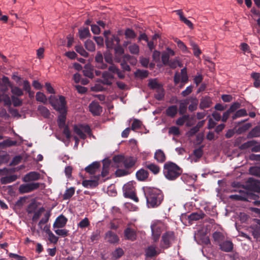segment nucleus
<instances>
[{
    "label": "nucleus",
    "instance_id": "nucleus-29",
    "mask_svg": "<svg viewBox=\"0 0 260 260\" xmlns=\"http://www.w3.org/2000/svg\"><path fill=\"white\" fill-rule=\"evenodd\" d=\"M57 123L59 128H62L66 125V115L67 111L59 112Z\"/></svg>",
    "mask_w": 260,
    "mask_h": 260
},
{
    "label": "nucleus",
    "instance_id": "nucleus-17",
    "mask_svg": "<svg viewBox=\"0 0 260 260\" xmlns=\"http://www.w3.org/2000/svg\"><path fill=\"white\" fill-rule=\"evenodd\" d=\"M96 67L100 69H105L107 68L106 63H104L103 56L102 53L98 51L95 56Z\"/></svg>",
    "mask_w": 260,
    "mask_h": 260
},
{
    "label": "nucleus",
    "instance_id": "nucleus-3",
    "mask_svg": "<svg viewBox=\"0 0 260 260\" xmlns=\"http://www.w3.org/2000/svg\"><path fill=\"white\" fill-rule=\"evenodd\" d=\"M74 132L76 134L80 139L85 140L86 138V133L89 136L92 135L91 129L87 124H75L73 126Z\"/></svg>",
    "mask_w": 260,
    "mask_h": 260
},
{
    "label": "nucleus",
    "instance_id": "nucleus-30",
    "mask_svg": "<svg viewBox=\"0 0 260 260\" xmlns=\"http://www.w3.org/2000/svg\"><path fill=\"white\" fill-rule=\"evenodd\" d=\"M136 159L133 157H124L123 164L126 169H129L135 166Z\"/></svg>",
    "mask_w": 260,
    "mask_h": 260
},
{
    "label": "nucleus",
    "instance_id": "nucleus-63",
    "mask_svg": "<svg viewBox=\"0 0 260 260\" xmlns=\"http://www.w3.org/2000/svg\"><path fill=\"white\" fill-rule=\"evenodd\" d=\"M189 118V115H183L182 117H179L176 122L177 125L179 126L183 125L184 123L188 120Z\"/></svg>",
    "mask_w": 260,
    "mask_h": 260
},
{
    "label": "nucleus",
    "instance_id": "nucleus-37",
    "mask_svg": "<svg viewBox=\"0 0 260 260\" xmlns=\"http://www.w3.org/2000/svg\"><path fill=\"white\" fill-rule=\"evenodd\" d=\"M124 59L121 62L120 66L121 68L123 70V72L125 71H131V68L125 62V59L129 60L131 58H132L131 56L129 55H123Z\"/></svg>",
    "mask_w": 260,
    "mask_h": 260
},
{
    "label": "nucleus",
    "instance_id": "nucleus-40",
    "mask_svg": "<svg viewBox=\"0 0 260 260\" xmlns=\"http://www.w3.org/2000/svg\"><path fill=\"white\" fill-rule=\"evenodd\" d=\"M16 144L17 142L16 141H12L10 139H7L3 142H0V147L2 148H4L8 147L15 146L16 145Z\"/></svg>",
    "mask_w": 260,
    "mask_h": 260
},
{
    "label": "nucleus",
    "instance_id": "nucleus-39",
    "mask_svg": "<svg viewBox=\"0 0 260 260\" xmlns=\"http://www.w3.org/2000/svg\"><path fill=\"white\" fill-rule=\"evenodd\" d=\"M252 125L250 123H247L241 126H239L237 129H236V132L237 134L240 135L248 131Z\"/></svg>",
    "mask_w": 260,
    "mask_h": 260
},
{
    "label": "nucleus",
    "instance_id": "nucleus-49",
    "mask_svg": "<svg viewBox=\"0 0 260 260\" xmlns=\"http://www.w3.org/2000/svg\"><path fill=\"white\" fill-rule=\"evenodd\" d=\"M100 231L97 230L92 233L90 236L91 242L92 243H97L100 240Z\"/></svg>",
    "mask_w": 260,
    "mask_h": 260
},
{
    "label": "nucleus",
    "instance_id": "nucleus-48",
    "mask_svg": "<svg viewBox=\"0 0 260 260\" xmlns=\"http://www.w3.org/2000/svg\"><path fill=\"white\" fill-rule=\"evenodd\" d=\"M86 49L89 51L93 52L95 49L94 43L90 40H87L84 43Z\"/></svg>",
    "mask_w": 260,
    "mask_h": 260
},
{
    "label": "nucleus",
    "instance_id": "nucleus-41",
    "mask_svg": "<svg viewBox=\"0 0 260 260\" xmlns=\"http://www.w3.org/2000/svg\"><path fill=\"white\" fill-rule=\"evenodd\" d=\"M251 77L254 80L253 85L255 87L258 88L260 86V73H252Z\"/></svg>",
    "mask_w": 260,
    "mask_h": 260
},
{
    "label": "nucleus",
    "instance_id": "nucleus-51",
    "mask_svg": "<svg viewBox=\"0 0 260 260\" xmlns=\"http://www.w3.org/2000/svg\"><path fill=\"white\" fill-rule=\"evenodd\" d=\"M38 110L44 117L48 118L50 116V112L46 107L43 106H39Z\"/></svg>",
    "mask_w": 260,
    "mask_h": 260
},
{
    "label": "nucleus",
    "instance_id": "nucleus-4",
    "mask_svg": "<svg viewBox=\"0 0 260 260\" xmlns=\"http://www.w3.org/2000/svg\"><path fill=\"white\" fill-rule=\"evenodd\" d=\"M259 197L253 192L241 191L239 194H232L230 199L235 201H247L250 200H256Z\"/></svg>",
    "mask_w": 260,
    "mask_h": 260
},
{
    "label": "nucleus",
    "instance_id": "nucleus-45",
    "mask_svg": "<svg viewBox=\"0 0 260 260\" xmlns=\"http://www.w3.org/2000/svg\"><path fill=\"white\" fill-rule=\"evenodd\" d=\"M213 238L215 241L218 243V245L223 241L224 237L222 233L220 232H215L213 234Z\"/></svg>",
    "mask_w": 260,
    "mask_h": 260
},
{
    "label": "nucleus",
    "instance_id": "nucleus-8",
    "mask_svg": "<svg viewBox=\"0 0 260 260\" xmlns=\"http://www.w3.org/2000/svg\"><path fill=\"white\" fill-rule=\"evenodd\" d=\"M41 183L39 182H32L20 185L18 188L20 194L28 193L37 190L40 186Z\"/></svg>",
    "mask_w": 260,
    "mask_h": 260
},
{
    "label": "nucleus",
    "instance_id": "nucleus-25",
    "mask_svg": "<svg viewBox=\"0 0 260 260\" xmlns=\"http://www.w3.org/2000/svg\"><path fill=\"white\" fill-rule=\"evenodd\" d=\"M259 137H260V125H256L252 128L246 137L248 139Z\"/></svg>",
    "mask_w": 260,
    "mask_h": 260
},
{
    "label": "nucleus",
    "instance_id": "nucleus-34",
    "mask_svg": "<svg viewBox=\"0 0 260 260\" xmlns=\"http://www.w3.org/2000/svg\"><path fill=\"white\" fill-rule=\"evenodd\" d=\"M154 158L159 162H163L166 160V155L160 149L157 150L154 154Z\"/></svg>",
    "mask_w": 260,
    "mask_h": 260
},
{
    "label": "nucleus",
    "instance_id": "nucleus-2",
    "mask_svg": "<svg viewBox=\"0 0 260 260\" xmlns=\"http://www.w3.org/2000/svg\"><path fill=\"white\" fill-rule=\"evenodd\" d=\"M182 169L175 163L169 161L166 162L163 168V174L169 180H176L182 173Z\"/></svg>",
    "mask_w": 260,
    "mask_h": 260
},
{
    "label": "nucleus",
    "instance_id": "nucleus-1",
    "mask_svg": "<svg viewBox=\"0 0 260 260\" xmlns=\"http://www.w3.org/2000/svg\"><path fill=\"white\" fill-rule=\"evenodd\" d=\"M148 207L155 208L159 206L163 200L162 191L156 188L145 187L143 188Z\"/></svg>",
    "mask_w": 260,
    "mask_h": 260
},
{
    "label": "nucleus",
    "instance_id": "nucleus-33",
    "mask_svg": "<svg viewBox=\"0 0 260 260\" xmlns=\"http://www.w3.org/2000/svg\"><path fill=\"white\" fill-rule=\"evenodd\" d=\"M247 115L246 110L245 109H241L236 111V112L232 115L231 118L232 120H234L238 118L244 117Z\"/></svg>",
    "mask_w": 260,
    "mask_h": 260
},
{
    "label": "nucleus",
    "instance_id": "nucleus-15",
    "mask_svg": "<svg viewBox=\"0 0 260 260\" xmlns=\"http://www.w3.org/2000/svg\"><path fill=\"white\" fill-rule=\"evenodd\" d=\"M105 239L108 243L111 244L117 243L119 240L117 234L111 231H108L106 233Z\"/></svg>",
    "mask_w": 260,
    "mask_h": 260
},
{
    "label": "nucleus",
    "instance_id": "nucleus-50",
    "mask_svg": "<svg viewBox=\"0 0 260 260\" xmlns=\"http://www.w3.org/2000/svg\"><path fill=\"white\" fill-rule=\"evenodd\" d=\"M123 254V249L121 248H117L112 252V257L117 259L120 258Z\"/></svg>",
    "mask_w": 260,
    "mask_h": 260
},
{
    "label": "nucleus",
    "instance_id": "nucleus-12",
    "mask_svg": "<svg viewBox=\"0 0 260 260\" xmlns=\"http://www.w3.org/2000/svg\"><path fill=\"white\" fill-rule=\"evenodd\" d=\"M219 249L225 252H232L234 249V244L231 240H223L219 244Z\"/></svg>",
    "mask_w": 260,
    "mask_h": 260
},
{
    "label": "nucleus",
    "instance_id": "nucleus-18",
    "mask_svg": "<svg viewBox=\"0 0 260 260\" xmlns=\"http://www.w3.org/2000/svg\"><path fill=\"white\" fill-rule=\"evenodd\" d=\"M95 180H85L82 181V185L86 188H93L96 187L98 184V181L100 179V176L98 175L95 177Z\"/></svg>",
    "mask_w": 260,
    "mask_h": 260
},
{
    "label": "nucleus",
    "instance_id": "nucleus-20",
    "mask_svg": "<svg viewBox=\"0 0 260 260\" xmlns=\"http://www.w3.org/2000/svg\"><path fill=\"white\" fill-rule=\"evenodd\" d=\"M212 104V99L209 96H205L201 99L199 107L201 109H204L210 107Z\"/></svg>",
    "mask_w": 260,
    "mask_h": 260
},
{
    "label": "nucleus",
    "instance_id": "nucleus-6",
    "mask_svg": "<svg viewBox=\"0 0 260 260\" xmlns=\"http://www.w3.org/2000/svg\"><path fill=\"white\" fill-rule=\"evenodd\" d=\"M175 239L174 232L167 231L163 234L160 242V247L163 249H167L171 247L172 242Z\"/></svg>",
    "mask_w": 260,
    "mask_h": 260
},
{
    "label": "nucleus",
    "instance_id": "nucleus-62",
    "mask_svg": "<svg viewBox=\"0 0 260 260\" xmlns=\"http://www.w3.org/2000/svg\"><path fill=\"white\" fill-rule=\"evenodd\" d=\"M75 49V50L82 56L85 57H88V53L84 50V49L82 46H76Z\"/></svg>",
    "mask_w": 260,
    "mask_h": 260
},
{
    "label": "nucleus",
    "instance_id": "nucleus-42",
    "mask_svg": "<svg viewBox=\"0 0 260 260\" xmlns=\"http://www.w3.org/2000/svg\"><path fill=\"white\" fill-rule=\"evenodd\" d=\"M188 104V100H185L184 102L180 103L179 113L180 115H183L186 112L187 106Z\"/></svg>",
    "mask_w": 260,
    "mask_h": 260
},
{
    "label": "nucleus",
    "instance_id": "nucleus-21",
    "mask_svg": "<svg viewBox=\"0 0 260 260\" xmlns=\"http://www.w3.org/2000/svg\"><path fill=\"white\" fill-rule=\"evenodd\" d=\"M149 172L144 169H141L136 174L137 179L139 181H145L149 177Z\"/></svg>",
    "mask_w": 260,
    "mask_h": 260
},
{
    "label": "nucleus",
    "instance_id": "nucleus-38",
    "mask_svg": "<svg viewBox=\"0 0 260 260\" xmlns=\"http://www.w3.org/2000/svg\"><path fill=\"white\" fill-rule=\"evenodd\" d=\"M257 144V141L254 140L248 141L242 144L239 147V149L241 150H246L249 148L253 147L255 145Z\"/></svg>",
    "mask_w": 260,
    "mask_h": 260
},
{
    "label": "nucleus",
    "instance_id": "nucleus-23",
    "mask_svg": "<svg viewBox=\"0 0 260 260\" xmlns=\"http://www.w3.org/2000/svg\"><path fill=\"white\" fill-rule=\"evenodd\" d=\"M111 165V161L108 159H104L103 161V168L101 174L99 175L101 177H105L109 173V169Z\"/></svg>",
    "mask_w": 260,
    "mask_h": 260
},
{
    "label": "nucleus",
    "instance_id": "nucleus-36",
    "mask_svg": "<svg viewBox=\"0 0 260 260\" xmlns=\"http://www.w3.org/2000/svg\"><path fill=\"white\" fill-rule=\"evenodd\" d=\"M148 86L152 89H155L157 90L162 87V85L159 83L156 79H150L148 83Z\"/></svg>",
    "mask_w": 260,
    "mask_h": 260
},
{
    "label": "nucleus",
    "instance_id": "nucleus-57",
    "mask_svg": "<svg viewBox=\"0 0 260 260\" xmlns=\"http://www.w3.org/2000/svg\"><path fill=\"white\" fill-rule=\"evenodd\" d=\"M11 92L14 95L17 96H21L23 95V90L17 86L11 87Z\"/></svg>",
    "mask_w": 260,
    "mask_h": 260
},
{
    "label": "nucleus",
    "instance_id": "nucleus-46",
    "mask_svg": "<svg viewBox=\"0 0 260 260\" xmlns=\"http://www.w3.org/2000/svg\"><path fill=\"white\" fill-rule=\"evenodd\" d=\"M79 37L81 39H85L90 36V32L88 27H85L83 29L79 30Z\"/></svg>",
    "mask_w": 260,
    "mask_h": 260
},
{
    "label": "nucleus",
    "instance_id": "nucleus-54",
    "mask_svg": "<svg viewBox=\"0 0 260 260\" xmlns=\"http://www.w3.org/2000/svg\"><path fill=\"white\" fill-rule=\"evenodd\" d=\"M124 156L123 155H117L113 157L112 160L113 161L117 164V167L121 166L120 164H122L124 161Z\"/></svg>",
    "mask_w": 260,
    "mask_h": 260
},
{
    "label": "nucleus",
    "instance_id": "nucleus-58",
    "mask_svg": "<svg viewBox=\"0 0 260 260\" xmlns=\"http://www.w3.org/2000/svg\"><path fill=\"white\" fill-rule=\"evenodd\" d=\"M51 214L50 212H47L44 214V217H43L38 223V226L40 228L42 229V225L48 222Z\"/></svg>",
    "mask_w": 260,
    "mask_h": 260
},
{
    "label": "nucleus",
    "instance_id": "nucleus-19",
    "mask_svg": "<svg viewBox=\"0 0 260 260\" xmlns=\"http://www.w3.org/2000/svg\"><path fill=\"white\" fill-rule=\"evenodd\" d=\"M40 178V174L36 172H30L26 174L23 178V181L28 182L32 181L38 180Z\"/></svg>",
    "mask_w": 260,
    "mask_h": 260
},
{
    "label": "nucleus",
    "instance_id": "nucleus-7",
    "mask_svg": "<svg viewBox=\"0 0 260 260\" xmlns=\"http://www.w3.org/2000/svg\"><path fill=\"white\" fill-rule=\"evenodd\" d=\"M104 34L106 38V45L108 48L112 49L119 44L120 41L119 38L117 36L111 35L109 30L105 31Z\"/></svg>",
    "mask_w": 260,
    "mask_h": 260
},
{
    "label": "nucleus",
    "instance_id": "nucleus-31",
    "mask_svg": "<svg viewBox=\"0 0 260 260\" xmlns=\"http://www.w3.org/2000/svg\"><path fill=\"white\" fill-rule=\"evenodd\" d=\"M178 112V108L176 105H172L169 106L166 111L167 116L174 118L177 114Z\"/></svg>",
    "mask_w": 260,
    "mask_h": 260
},
{
    "label": "nucleus",
    "instance_id": "nucleus-24",
    "mask_svg": "<svg viewBox=\"0 0 260 260\" xmlns=\"http://www.w3.org/2000/svg\"><path fill=\"white\" fill-rule=\"evenodd\" d=\"M156 246L150 245L145 250V256L147 257H153L159 254V252L156 250Z\"/></svg>",
    "mask_w": 260,
    "mask_h": 260
},
{
    "label": "nucleus",
    "instance_id": "nucleus-27",
    "mask_svg": "<svg viewBox=\"0 0 260 260\" xmlns=\"http://www.w3.org/2000/svg\"><path fill=\"white\" fill-rule=\"evenodd\" d=\"M100 167V163L98 161H94L85 168V170L86 172L94 174Z\"/></svg>",
    "mask_w": 260,
    "mask_h": 260
},
{
    "label": "nucleus",
    "instance_id": "nucleus-9",
    "mask_svg": "<svg viewBox=\"0 0 260 260\" xmlns=\"http://www.w3.org/2000/svg\"><path fill=\"white\" fill-rule=\"evenodd\" d=\"M246 186L248 190L246 192L259 193L260 192V180L255 179L253 178H249L247 182Z\"/></svg>",
    "mask_w": 260,
    "mask_h": 260
},
{
    "label": "nucleus",
    "instance_id": "nucleus-60",
    "mask_svg": "<svg viewBox=\"0 0 260 260\" xmlns=\"http://www.w3.org/2000/svg\"><path fill=\"white\" fill-rule=\"evenodd\" d=\"M204 147V145H202L199 148L193 150V154L197 159H200L203 156Z\"/></svg>",
    "mask_w": 260,
    "mask_h": 260
},
{
    "label": "nucleus",
    "instance_id": "nucleus-47",
    "mask_svg": "<svg viewBox=\"0 0 260 260\" xmlns=\"http://www.w3.org/2000/svg\"><path fill=\"white\" fill-rule=\"evenodd\" d=\"M128 50L131 53L135 55H138L140 48L139 46L137 44L133 43L128 46Z\"/></svg>",
    "mask_w": 260,
    "mask_h": 260
},
{
    "label": "nucleus",
    "instance_id": "nucleus-32",
    "mask_svg": "<svg viewBox=\"0 0 260 260\" xmlns=\"http://www.w3.org/2000/svg\"><path fill=\"white\" fill-rule=\"evenodd\" d=\"M145 166L155 175L160 171V168L154 164L146 162Z\"/></svg>",
    "mask_w": 260,
    "mask_h": 260
},
{
    "label": "nucleus",
    "instance_id": "nucleus-61",
    "mask_svg": "<svg viewBox=\"0 0 260 260\" xmlns=\"http://www.w3.org/2000/svg\"><path fill=\"white\" fill-rule=\"evenodd\" d=\"M90 225V222L87 217H85L81 220L78 224V226L81 229H84L88 227Z\"/></svg>",
    "mask_w": 260,
    "mask_h": 260
},
{
    "label": "nucleus",
    "instance_id": "nucleus-56",
    "mask_svg": "<svg viewBox=\"0 0 260 260\" xmlns=\"http://www.w3.org/2000/svg\"><path fill=\"white\" fill-rule=\"evenodd\" d=\"M45 211V209L43 207H41L37 211H34V214L32 217V221L33 222H36L39 218L40 217L42 213Z\"/></svg>",
    "mask_w": 260,
    "mask_h": 260
},
{
    "label": "nucleus",
    "instance_id": "nucleus-11",
    "mask_svg": "<svg viewBox=\"0 0 260 260\" xmlns=\"http://www.w3.org/2000/svg\"><path fill=\"white\" fill-rule=\"evenodd\" d=\"M66 104L67 103L65 98L62 95H60L59 97L58 100H57L56 103L52 105V106L54 107V108L58 112L67 111Z\"/></svg>",
    "mask_w": 260,
    "mask_h": 260
},
{
    "label": "nucleus",
    "instance_id": "nucleus-43",
    "mask_svg": "<svg viewBox=\"0 0 260 260\" xmlns=\"http://www.w3.org/2000/svg\"><path fill=\"white\" fill-rule=\"evenodd\" d=\"M75 193V188L70 187L66 189L63 195V199L64 200L70 199Z\"/></svg>",
    "mask_w": 260,
    "mask_h": 260
},
{
    "label": "nucleus",
    "instance_id": "nucleus-5",
    "mask_svg": "<svg viewBox=\"0 0 260 260\" xmlns=\"http://www.w3.org/2000/svg\"><path fill=\"white\" fill-rule=\"evenodd\" d=\"M123 194L125 198L134 200L136 202H139V199L136 196V189L133 182H129L125 184L123 187Z\"/></svg>",
    "mask_w": 260,
    "mask_h": 260
},
{
    "label": "nucleus",
    "instance_id": "nucleus-59",
    "mask_svg": "<svg viewBox=\"0 0 260 260\" xmlns=\"http://www.w3.org/2000/svg\"><path fill=\"white\" fill-rule=\"evenodd\" d=\"M249 173L253 176L260 177V167L257 166L251 167L249 170Z\"/></svg>",
    "mask_w": 260,
    "mask_h": 260
},
{
    "label": "nucleus",
    "instance_id": "nucleus-10",
    "mask_svg": "<svg viewBox=\"0 0 260 260\" xmlns=\"http://www.w3.org/2000/svg\"><path fill=\"white\" fill-rule=\"evenodd\" d=\"M152 237L154 242L158 241L161 233V228L160 225L157 223H154L151 225Z\"/></svg>",
    "mask_w": 260,
    "mask_h": 260
},
{
    "label": "nucleus",
    "instance_id": "nucleus-35",
    "mask_svg": "<svg viewBox=\"0 0 260 260\" xmlns=\"http://www.w3.org/2000/svg\"><path fill=\"white\" fill-rule=\"evenodd\" d=\"M17 179V175H12L10 176L2 177L1 179V182L2 184H6L15 181Z\"/></svg>",
    "mask_w": 260,
    "mask_h": 260
},
{
    "label": "nucleus",
    "instance_id": "nucleus-13",
    "mask_svg": "<svg viewBox=\"0 0 260 260\" xmlns=\"http://www.w3.org/2000/svg\"><path fill=\"white\" fill-rule=\"evenodd\" d=\"M89 109L93 115H100L102 112V107L96 101H92L89 105Z\"/></svg>",
    "mask_w": 260,
    "mask_h": 260
},
{
    "label": "nucleus",
    "instance_id": "nucleus-64",
    "mask_svg": "<svg viewBox=\"0 0 260 260\" xmlns=\"http://www.w3.org/2000/svg\"><path fill=\"white\" fill-rule=\"evenodd\" d=\"M181 83H186L188 81V77L187 74L186 69L185 68L182 69L181 70Z\"/></svg>",
    "mask_w": 260,
    "mask_h": 260
},
{
    "label": "nucleus",
    "instance_id": "nucleus-28",
    "mask_svg": "<svg viewBox=\"0 0 260 260\" xmlns=\"http://www.w3.org/2000/svg\"><path fill=\"white\" fill-rule=\"evenodd\" d=\"M188 104L190 103L188 106V110L190 112H193L197 110L199 104V101L196 97H190L187 99Z\"/></svg>",
    "mask_w": 260,
    "mask_h": 260
},
{
    "label": "nucleus",
    "instance_id": "nucleus-44",
    "mask_svg": "<svg viewBox=\"0 0 260 260\" xmlns=\"http://www.w3.org/2000/svg\"><path fill=\"white\" fill-rule=\"evenodd\" d=\"M124 35L126 39H134L137 37L136 32L131 28H126L124 32Z\"/></svg>",
    "mask_w": 260,
    "mask_h": 260
},
{
    "label": "nucleus",
    "instance_id": "nucleus-26",
    "mask_svg": "<svg viewBox=\"0 0 260 260\" xmlns=\"http://www.w3.org/2000/svg\"><path fill=\"white\" fill-rule=\"evenodd\" d=\"M205 214L202 211L194 212L191 213L188 216L189 221H197L203 219L205 217Z\"/></svg>",
    "mask_w": 260,
    "mask_h": 260
},
{
    "label": "nucleus",
    "instance_id": "nucleus-14",
    "mask_svg": "<svg viewBox=\"0 0 260 260\" xmlns=\"http://www.w3.org/2000/svg\"><path fill=\"white\" fill-rule=\"evenodd\" d=\"M125 239L134 241L137 239V233L135 229L127 227L124 231Z\"/></svg>",
    "mask_w": 260,
    "mask_h": 260
},
{
    "label": "nucleus",
    "instance_id": "nucleus-16",
    "mask_svg": "<svg viewBox=\"0 0 260 260\" xmlns=\"http://www.w3.org/2000/svg\"><path fill=\"white\" fill-rule=\"evenodd\" d=\"M68 221V219L63 215L58 216L53 224V228H63Z\"/></svg>",
    "mask_w": 260,
    "mask_h": 260
},
{
    "label": "nucleus",
    "instance_id": "nucleus-22",
    "mask_svg": "<svg viewBox=\"0 0 260 260\" xmlns=\"http://www.w3.org/2000/svg\"><path fill=\"white\" fill-rule=\"evenodd\" d=\"M173 12L176 13V14L179 16L180 20L184 23L188 27L190 28H193V24L190 20H188L184 16L183 12L182 10H175Z\"/></svg>",
    "mask_w": 260,
    "mask_h": 260
},
{
    "label": "nucleus",
    "instance_id": "nucleus-52",
    "mask_svg": "<svg viewBox=\"0 0 260 260\" xmlns=\"http://www.w3.org/2000/svg\"><path fill=\"white\" fill-rule=\"evenodd\" d=\"M36 100L38 102L46 104L47 102V99L46 95L42 92H37L36 93Z\"/></svg>",
    "mask_w": 260,
    "mask_h": 260
},
{
    "label": "nucleus",
    "instance_id": "nucleus-53",
    "mask_svg": "<svg viewBox=\"0 0 260 260\" xmlns=\"http://www.w3.org/2000/svg\"><path fill=\"white\" fill-rule=\"evenodd\" d=\"M156 92L154 95L155 98L158 101L162 100L165 96V90L163 87L156 90Z\"/></svg>",
    "mask_w": 260,
    "mask_h": 260
},
{
    "label": "nucleus",
    "instance_id": "nucleus-55",
    "mask_svg": "<svg viewBox=\"0 0 260 260\" xmlns=\"http://www.w3.org/2000/svg\"><path fill=\"white\" fill-rule=\"evenodd\" d=\"M190 45L193 50V53L194 55L196 57H199L202 53L201 50L200 49L198 46L195 43L192 42H191Z\"/></svg>",
    "mask_w": 260,
    "mask_h": 260
}]
</instances>
